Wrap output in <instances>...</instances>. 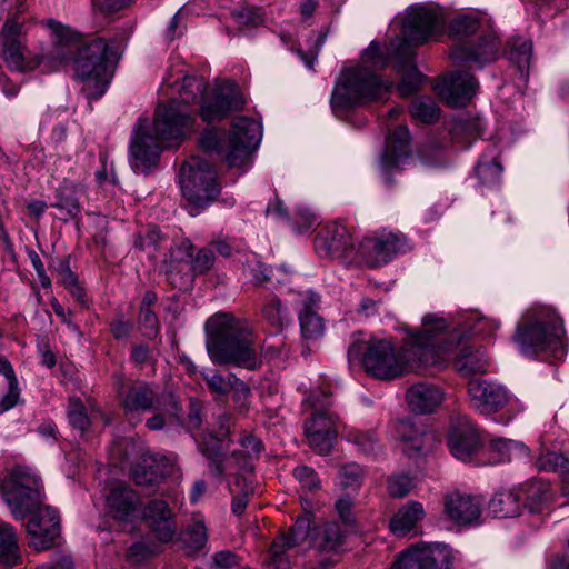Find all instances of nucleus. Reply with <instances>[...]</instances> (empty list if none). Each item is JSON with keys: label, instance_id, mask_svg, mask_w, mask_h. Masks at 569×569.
Segmentation results:
<instances>
[{"label": "nucleus", "instance_id": "obj_29", "mask_svg": "<svg viewBox=\"0 0 569 569\" xmlns=\"http://www.w3.org/2000/svg\"><path fill=\"white\" fill-rule=\"evenodd\" d=\"M398 435L403 443V452L409 458L426 453L433 442V435L428 432L423 426H417L410 420L400 422Z\"/></svg>", "mask_w": 569, "mask_h": 569}, {"label": "nucleus", "instance_id": "obj_13", "mask_svg": "<svg viewBox=\"0 0 569 569\" xmlns=\"http://www.w3.org/2000/svg\"><path fill=\"white\" fill-rule=\"evenodd\" d=\"M447 446L450 453L458 460L479 461L478 457L483 449V438L468 416L457 412L450 418Z\"/></svg>", "mask_w": 569, "mask_h": 569}, {"label": "nucleus", "instance_id": "obj_49", "mask_svg": "<svg viewBox=\"0 0 569 569\" xmlns=\"http://www.w3.org/2000/svg\"><path fill=\"white\" fill-rule=\"evenodd\" d=\"M537 466L540 470L559 472L563 477L569 473V457L557 451L541 452Z\"/></svg>", "mask_w": 569, "mask_h": 569}, {"label": "nucleus", "instance_id": "obj_2", "mask_svg": "<svg viewBox=\"0 0 569 569\" xmlns=\"http://www.w3.org/2000/svg\"><path fill=\"white\" fill-rule=\"evenodd\" d=\"M48 24L56 38L52 58L61 62L72 60L74 76L83 83L82 91L87 99H100L111 80L110 69L114 58V52L106 39L83 37L56 20H49Z\"/></svg>", "mask_w": 569, "mask_h": 569}, {"label": "nucleus", "instance_id": "obj_1", "mask_svg": "<svg viewBox=\"0 0 569 569\" xmlns=\"http://www.w3.org/2000/svg\"><path fill=\"white\" fill-rule=\"evenodd\" d=\"M207 82L197 76H186L179 88V100L170 99L160 103L156 110L152 130L139 126L131 139V167L134 171L147 173L157 167L163 149L178 147L184 138L186 130L192 126L194 117L187 106L200 102V117L207 123L220 121L232 111L242 109L244 100L234 82L217 87L206 98Z\"/></svg>", "mask_w": 569, "mask_h": 569}, {"label": "nucleus", "instance_id": "obj_63", "mask_svg": "<svg viewBox=\"0 0 569 569\" xmlns=\"http://www.w3.org/2000/svg\"><path fill=\"white\" fill-rule=\"evenodd\" d=\"M350 439L363 455L376 453L378 440L373 432L355 431L350 433Z\"/></svg>", "mask_w": 569, "mask_h": 569}, {"label": "nucleus", "instance_id": "obj_60", "mask_svg": "<svg viewBox=\"0 0 569 569\" xmlns=\"http://www.w3.org/2000/svg\"><path fill=\"white\" fill-rule=\"evenodd\" d=\"M214 260L216 256L210 247L199 249L196 254L192 251L191 266L193 277L207 273L213 267Z\"/></svg>", "mask_w": 569, "mask_h": 569}, {"label": "nucleus", "instance_id": "obj_11", "mask_svg": "<svg viewBox=\"0 0 569 569\" xmlns=\"http://www.w3.org/2000/svg\"><path fill=\"white\" fill-rule=\"evenodd\" d=\"M119 395L121 406L127 415L164 410L174 419L179 420L181 418L179 397L172 391L159 392L154 383L144 380L122 382Z\"/></svg>", "mask_w": 569, "mask_h": 569}, {"label": "nucleus", "instance_id": "obj_42", "mask_svg": "<svg viewBox=\"0 0 569 569\" xmlns=\"http://www.w3.org/2000/svg\"><path fill=\"white\" fill-rule=\"evenodd\" d=\"M2 58L7 67L12 71L27 72L39 66V60H29L24 54L21 41L3 40Z\"/></svg>", "mask_w": 569, "mask_h": 569}, {"label": "nucleus", "instance_id": "obj_19", "mask_svg": "<svg viewBox=\"0 0 569 569\" xmlns=\"http://www.w3.org/2000/svg\"><path fill=\"white\" fill-rule=\"evenodd\" d=\"M468 395L470 406L486 416L500 411L509 401V395L502 386L485 379L469 380Z\"/></svg>", "mask_w": 569, "mask_h": 569}, {"label": "nucleus", "instance_id": "obj_59", "mask_svg": "<svg viewBox=\"0 0 569 569\" xmlns=\"http://www.w3.org/2000/svg\"><path fill=\"white\" fill-rule=\"evenodd\" d=\"M244 266L248 269L254 286H262L270 281L272 268L259 261L254 253H250L247 257Z\"/></svg>", "mask_w": 569, "mask_h": 569}, {"label": "nucleus", "instance_id": "obj_31", "mask_svg": "<svg viewBox=\"0 0 569 569\" xmlns=\"http://www.w3.org/2000/svg\"><path fill=\"white\" fill-rule=\"evenodd\" d=\"M522 508L523 500L518 487L496 491L488 503L489 511L497 518L517 517Z\"/></svg>", "mask_w": 569, "mask_h": 569}, {"label": "nucleus", "instance_id": "obj_9", "mask_svg": "<svg viewBox=\"0 0 569 569\" xmlns=\"http://www.w3.org/2000/svg\"><path fill=\"white\" fill-rule=\"evenodd\" d=\"M348 359H359L365 371L380 380L396 379L406 370L401 357L396 352L395 342L387 338L355 340L348 348Z\"/></svg>", "mask_w": 569, "mask_h": 569}, {"label": "nucleus", "instance_id": "obj_64", "mask_svg": "<svg viewBox=\"0 0 569 569\" xmlns=\"http://www.w3.org/2000/svg\"><path fill=\"white\" fill-rule=\"evenodd\" d=\"M412 489V479L407 475H397L388 479V492L393 498H402Z\"/></svg>", "mask_w": 569, "mask_h": 569}, {"label": "nucleus", "instance_id": "obj_18", "mask_svg": "<svg viewBox=\"0 0 569 569\" xmlns=\"http://www.w3.org/2000/svg\"><path fill=\"white\" fill-rule=\"evenodd\" d=\"M452 556L445 543L412 545L403 550L391 569H451Z\"/></svg>", "mask_w": 569, "mask_h": 569}, {"label": "nucleus", "instance_id": "obj_48", "mask_svg": "<svg viewBox=\"0 0 569 569\" xmlns=\"http://www.w3.org/2000/svg\"><path fill=\"white\" fill-rule=\"evenodd\" d=\"M262 316L266 321L280 329L291 322L292 318L287 307H284L280 299L276 296L270 297L262 307Z\"/></svg>", "mask_w": 569, "mask_h": 569}, {"label": "nucleus", "instance_id": "obj_24", "mask_svg": "<svg viewBox=\"0 0 569 569\" xmlns=\"http://www.w3.org/2000/svg\"><path fill=\"white\" fill-rule=\"evenodd\" d=\"M84 193L83 186L64 181L54 191L53 202H51L50 207L58 210L59 220L63 222L76 220L79 222L82 211L80 199Z\"/></svg>", "mask_w": 569, "mask_h": 569}, {"label": "nucleus", "instance_id": "obj_38", "mask_svg": "<svg viewBox=\"0 0 569 569\" xmlns=\"http://www.w3.org/2000/svg\"><path fill=\"white\" fill-rule=\"evenodd\" d=\"M518 489L521 490L523 508H527L532 513L539 512L541 506L552 497L550 483L541 478H532L518 487Z\"/></svg>", "mask_w": 569, "mask_h": 569}, {"label": "nucleus", "instance_id": "obj_35", "mask_svg": "<svg viewBox=\"0 0 569 569\" xmlns=\"http://www.w3.org/2000/svg\"><path fill=\"white\" fill-rule=\"evenodd\" d=\"M318 302L319 296L312 293L303 300V306L299 311L300 330L306 340H318L325 333L323 319L315 310Z\"/></svg>", "mask_w": 569, "mask_h": 569}, {"label": "nucleus", "instance_id": "obj_47", "mask_svg": "<svg viewBox=\"0 0 569 569\" xmlns=\"http://www.w3.org/2000/svg\"><path fill=\"white\" fill-rule=\"evenodd\" d=\"M167 241L168 238L162 234L159 227L150 226L137 236L134 247L141 251H147L148 256L153 258Z\"/></svg>", "mask_w": 569, "mask_h": 569}, {"label": "nucleus", "instance_id": "obj_27", "mask_svg": "<svg viewBox=\"0 0 569 569\" xmlns=\"http://www.w3.org/2000/svg\"><path fill=\"white\" fill-rule=\"evenodd\" d=\"M445 510L449 519L462 526L478 523L481 516L480 501L476 497L460 493L447 496Z\"/></svg>", "mask_w": 569, "mask_h": 569}, {"label": "nucleus", "instance_id": "obj_50", "mask_svg": "<svg viewBox=\"0 0 569 569\" xmlns=\"http://www.w3.org/2000/svg\"><path fill=\"white\" fill-rule=\"evenodd\" d=\"M192 251H194V246L189 239L174 242L164 254L160 266L191 263Z\"/></svg>", "mask_w": 569, "mask_h": 569}, {"label": "nucleus", "instance_id": "obj_53", "mask_svg": "<svg viewBox=\"0 0 569 569\" xmlns=\"http://www.w3.org/2000/svg\"><path fill=\"white\" fill-rule=\"evenodd\" d=\"M339 417L332 411H317L305 422V431H337Z\"/></svg>", "mask_w": 569, "mask_h": 569}, {"label": "nucleus", "instance_id": "obj_62", "mask_svg": "<svg viewBox=\"0 0 569 569\" xmlns=\"http://www.w3.org/2000/svg\"><path fill=\"white\" fill-rule=\"evenodd\" d=\"M292 475L303 489L312 491L320 488L321 482L317 472L308 466L301 465L296 467Z\"/></svg>", "mask_w": 569, "mask_h": 569}, {"label": "nucleus", "instance_id": "obj_17", "mask_svg": "<svg viewBox=\"0 0 569 569\" xmlns=\"http://www.w3.org/2000/svg\"><path fill=\"white\" fill-rule=\"evenodd\" d=\"M410 140L411 136L407 126H398L386 139L379 167L383 182L389 188L395 184L392 174L401 172L405 166L412 161Z\"/></svg>", "mask_w": 569, "mask_h": 569}, {"label": "nucleus", "instance_id": "obj_25", "mask_svg": "<svg viewBox=\"0 0 569 569\" xmlns=\"http://www.w3.org/2000/svg\"><path fill=\"white\" fill-rule=\"evenodd\" d=\"M170 473V466L166 459L153 455H143L130 469V477L141 488H154Z\"/></svg>", "mask_w": 569, "mask_h": 569}, {"label": "nucleus", "instance_id": "obj_12", "mask_svg": "<svg viewBox=\"0 0 569 569\" xmlns=\"http://www.w3.org/2000/svg\"><path fill=\"white\" fill-rule=\"evenodd\" d=\"M183 197L194 207H208L220 193L216 166L201 157H192L180 169Z\"/></svg>", "mask_w": 569, "mask_h": 569}, {"label": "nucleus", "instance_id": "obj_44", "mask_svg": "<svg viewBox=\"0 0 569 569\" xmlns=\"http://www.w3.org/2000/svg\"><path fill=\"white\" fill-rule=\"evenodd\" d=\"M160 272L163 273L166 282L173 289L189 291L193 288L194 277L191 263L160 266Z\"/></svg>", "mask_w": 569, "mask_h": 569}, {"label": "nucleus", "instance_id": "obj_26", "mask_svg": "<svg viewBox=\"0 0 569 569\" xmlns=\"http://www.w3.org/2000/svg\"><path fill=\"white\" fill-rule=\"evenodd\" d=\"M461 342L457 347V342L453 340V351L451 352V359L453 361L455 369L463 377L472 375L485 373L487 369V360L482 350L473 348L467 340V335L461 331Z\"/></svg>", "mask_w": 569, "mask_h": 569}, {"label": "nucleus", "instance_id": "obj_8", "mask_svg": "<svg viewBox=\"0 0 569 569\" xmlns=\"http://www.w3.org/2000/svg\"><path fill=\"white\" fill-rule=\"evenodd\" d=\"M447 329V321L441 317L427 315L422 321V328L410 336L413 346V355L423 368L442 367L451 359L453 340L457 346L461 342V330H453L439 339Z\"/></svg>", "mask_w": 569, "mask_h": 569}, {"label": "nucleus", "instance_id": "obj_58", "mask_svg": "<svg viewBox=\"0 0 569 569\" xmlns=\"http://www.w3.org/2000/svg\"><path fill=\"white\" fill-rule=\"evenodd\" d=\"M241 28H257L264 22L262 10L253 7L236 9L231 13Z\"/></svg>", "mask_w": 569, "mask_h": 569}, {"label": "nucleus", "instance_id": "obj_41", "mask_svg": "<svg viewBox=\"0 0 569 569\" xmlns=\"http://www.w3.org/2000/svg\"><path fill=\"white\" fill-rule=\"evenodd\" d=\"M179 541L188 555L202 550L208 541V530L204 520L193 518L180 532Z\"/></svg>", "mask_w": 569, "mask_h": 569}, {"label": "nucleus", "instance_id": "obj_30", "mask_svg": "<svg viewBox=\"0 0 569 569\" xmlns=\"http://www.w3.org/2000/svg\"><path fill=\"white\" fill-rule=\"evenodd\" d=\"M503 56L516 68L522 82L529 78V66L532 57L531 41L522 37H513L506 43Z\"/></svg>", "mask_w": 569, "mask_h": 569}, {"label": "nucleus", "instance_id": "obj_39", "mask_svg": "<svg viewBox=\"0 0 569 569\" xmlns=\"http://www.w3.org/2000/svg\"><path fill=\"white\" fill-rule=\"evenodd\" d=\"M425 516L423 507L418 501H409L390 520V530L397 536L411 531Z\"/></svg>", "mask_w": 569, "mask_h": 569}, {"label": "nucleus", "instance_id": "obj_5", "mask_svg": "<svg viewBox=\"0 0 569 569\" xmlns=\"http://www.w3.org/2000/svg\"><path fill=\"white\" fill-rule=\"evenodd\" d=\"M207 351L216 365H234L249 370L261 366L249 329L229 313H216L206 322Z\"/></svg>", "mask_w": 569, "mask_h": 569}, {"label": "nucleus", "instance_id": "obj_56", "mask_svg": "<svg viewBox=\"0 0 569 569\" xmlns=\"http://www.w3.org/2000/svg\"><path fill=\"white\" fill-rule=\"evenodd\" d=\"M310 528L311 521L306 517H299L284 537V547L292 548L302 543L309 538Z\"/></svg>", "mask_w": 569, "mask_h": 569}, {"label": "nucleus", "instance_id": "obj_28", "mask_svg": "<svg viewBox=\"0 0 569 569\" xmlns=\"http://www.w3.org/2000/svg\"><path fill=\"white\" fill-rule=\"evenodd\" d=\"M406 400L411 411L427 415L433 412L441 405L443 392L436 385L419 382L407 390Z\"/></svg>", "mask_w": 569, "mask_h": 569}, {"label": "nucleus", "instance_id": "obj_51", "mask_svg": "<svg viewBox=\"0 0 569 569\" xmlns=\"http://www.w3.org/2000/svg\"><path fill=\"white\" fill-rule=\"evenodd\" d=\"M200 375L208 390L218 397H226L231 391L232 378H237L233 373L223 377L217 370L203 371Z\"/></svg>", "mask_w": 569, "mask_h": 569}, {"label": "nucleus", "instance_id": "obj_10", "mask_svg": "<svg viewBox=\"0 0 569 569\" xmlns=\"http://www.w3.org/2000/svg\"><path fill=\"white\" fill-rule=\"evenodd\" d=\"M42 482L26 466L12 468L1 482L2 498L16 520H23L29 511L42 503Z\"/></svg>", "mask_w": 569, "mask_h": 569}, {"label": "nucleus", "instance_id": "obj_57", "mask_svg": "<svg viewBox=\"0 0 569 569\" xmlns=\"http://www.w3.org/2000/svg\"><path fill=\"white\" fill-rule=\"evenodd\" d=\"M339 477L345 489L357 491L362 485L363 469L358 463H347L341 467Z\"/></svg>", "mask_w": 569, "mask_h": 569}, {"label": "nucleus", "instance_id": "obj_34", "mask_svg": "<svg viewBox=\"0 0 569 569\" xmlns=\"http://www.w3.org/2000/svg\"><path fill=\"white\" fill-rule=\"evenodd\" d=\"M107 505L114 519L128 521L137 510L139 497L128 487H116L109 493Z\"/></svg>", "mask_w": 569, "mask_h": 569}, {"label": "nucleus", "instance_id": "obj_15", "mask_svg": "<svg viewBox=\"0 0 569 569\" xmlns=\"http://www.w3.org/2000/svg\"><path fill=\"white\" fill-rule=\"evenodd\" d=\"M409 250L407 237L401 232L380 233L365 237L358 244L357 254L370 268L389 263L398 254Z\"/></svg>", "mask_w": 569, "mask_h": 569}, {"label": "nucleus", "instance_id": "obj_3", "mask_svg": "<svg viewBox=\"0 0 569 569\" xmlns=\"http://www.w3.org/2000/svg\"><path fill=\"white\" fill-rule=\"evenodd\" d=\"M397 46L398 41L392 42L385 53L379 42L371 41L362 52V64L341 70L330 99L333 112L388 99L393 82L382 79L377 71L389 63L395 66L392 52Z\"/></svg>", "mask_w": 569, "mask_h": 569}, {"label": "nucleus", "instance_id": "obj_6", "mask_svg": "<svg viewBox=\"0 0 569 569\" xmlns=\"http://www.w3.org/2000/svg\"><path fill=\"white\" fill-rule=\"evenodd\" d=\"M512 341L519 353L530 359L542 353L562 359L568 350L563 319L550 307L525 315L517 322Z\"/></svg>", "mask_w": 569, "mask_h": 569}, {"label": "nucleus", "instance_id": "obj_55", "mask_svg": "<svg viewBox=\"0 0 569 569\" xmlns=\"http://www.w3.org/2000/svg\"><path fill=\"white\" fill-rule=\"evenodd\" d=\"M68 419L70 425L81 432H84L89 428L90 420L87 408L79 398H71L69 400Z\"/></svg>", "mask_w": 569, "mask_h": 569}, {"label": "nucleus", "instance_id": "obj_40", "mask_svg": "<svg viewBox=\"0 0 569 569\" xmlns=\"http://www.w3.org/2000/svg\"><path fill=\"white\" fill-rule=\"evenodd\" d=\"M517 449L525 453L527 452V447L521 442L506 438L491 439L487 446L483 443V449L480 451L482 455H488L487 461L479 459V462L498 465L510 461L512 451Z\"/></svg>", "mask_w": 569, "mask_h": 569}, {"label": "nucleus", "instance_id": "obj_21", "mask_svg": "<svg viewBox=\"0 0 569 569\" xmlns=\"http://www.w3.org/2000/svg\"><path fill=\"white\" fill-rule=\"evenodd\" d=\"M345 537L338 522H327L318 533L316 560L307 569H332L339 561Z\"/></svg>", "mask_w": 569, "mask_h": 569}, {"label": "nucleus", "instance_id": "obj_7", "mask_svg": "<svg viewBox=\"0 0 569 569\" xmlns=\"http://www.w3.org/2000/svg\"><path fill=\"white\" fill-rule=\"evenodd\" d=\"M262 138L261 123L248 117H239L229 131L208 128L199 137L198 146L208 156H217L229 168L247 167Z\"/></svg>", "mask_w": 569, "mask_h": 569}, {"label": "nucleus", "instance_id": "obj_45", "mask_svg": "<svg viewBox=\"0 0 569 569\" xmlns=\"http://www.w3.org/2000/svg\"><path fill=\"white\" fill-rule=\"evenodd\" d=\"M0 375H2L8 383V390L1 398V407L3 410H10L20 399L19 381L16 376L14 369L6 356L0 355Z\"/></svg>", "mask_w": 569, "mask_h": 569}, {"label": "nucleus", "instance_id": "obj_37", "mask_svg": "<svg viewBox=\"0 0 569 569\" xmlns=\"http://www.w3.org/2000/svg\"><path fill=\"white\" fill-rule=\"evenodd\" d=\"M482 131V121L469 116L455 119L449 129L451 140L462 149L470 148L480 138Z\"/></svg>", "mask_w": 569, "mask_h": 569}, {"label": "nucleus", "instance_id": "obj_54", "mask_svg": "<svg viewBox=\"0 0 569 569\" xmlns=\"http://www.w3.org/2000/svg\"><path fill=\"white\" fill-rule=\"evenodd\" d=\"M305 435L308 445L320 455L329 453L337 438V431H305Z\"/></svg>", "mask_w": 569, "mask_h": 569}, {"label": "nucleus", "instance_id": "obj_14", "mask_svg": "<svg viewBox=\"0 0 569 569\" xmlns=\"http://www.w3.org/2000/svg\"><path fill=\"white\" fill-rule=\"evenodd\" d=\"M500 47L496 32L488 29L466 44H452L449 56L455 64L482 69L498 59Z\"/></svg>", "mask_w": 569, "mask_h": 569}, {"label": "nucleus", "instance_id": "obj_16", "mask_svg": "<svg viewBox=\"0 0 569 569\" xmlns=\"http://www.w3.org/2000/svg\"><path fill=\"white\" fill-rule=\"evenodd\" d=\"M26 530L29 546L36 551L53 548L61 535V523L58 510L49 506L39 505L29 511Z\"/></svg>", "mask_w": 569, "mask_h": 569}, {"label": "nucleus", "instance_id": "obj_36", "mask_svg": "<svg viewBox=\"0 0 569 569\" xmlns=\"http://www.w3.org/2000/svg\"><path fill=\"white\" fill-rule=\"evenodd\" d=\"M21 561L22 557L14 527L0 520V569H11Z\"/></svg>", "mask_w": 569, "mask_h": 569}, {"label": "nucleus", "instance_id": "obj_46", "mask_svg": "<svg viewBox=\"0 0 569 569\" xmlns=\"http://www.w3.org/2000/svg\"><path fill=\"white\" fill-rule=\"evenodd\" d=\"M411 117L421 123H435L440 116L437 102L430 97H416L410 104Z\"/></svg>", "mask_w": 569, "mask_h": 569}, {"label": "nucleus", "instance_id": "obj_32", "mask_svg": "<svg viewBox=\"0 0 569 569\" xmlns=\"http://www.w3.org/2000/svg\"><path fill=\"white\" fill-rule=\"evenodd\" d=\"M490 29L482 19L475 14H460L451 20L448 29L449 37L453 40L452 44H466Z\"/></svg>", "mask_w": 569, "mask_h": 569}, {"label": "nucleus", "instance_id": "obj_52", "mask_svg": "<svg viewBox=\"0 0 569 569\" xmlns=\"http://www.w3.org/2000/svg\"><path fill=\"white\" fill-rule=\"evenodd\" d=\"M174 421L187 429V431L191 432L194 430H199L202 426L203 421V405L202 402L194 397L189 398L188 403V413L184 418L183 408L181 407V418L174 419Z\"/></svg>", "mask_w": 569, "mask_h": 569}, {"label": "nucleus", "instance_id": "obj_4", "mask_svg": "<svg viewBox=\"0 0 569 569\" xmlns=\"http://www.w3.org/2000/svg\"><path fill=\"white\" fill-rule=\"evenodd\" d=\"M440 31L439 14L425 6L411 7L402 22L403 38L398 40L392 58L395 68L401 73L398 91L402 97L416 93L423 80V74L416 66V52L412 44H421Z\"/></svg>", "mask_w": 569, "mask_h": 569}, {"label": "nucleus", "instance_id": "obj_20", "mask_svg": "<svg viewBox=\"0 0 569 569\" xmlns=\"http://www.w3.org/2000/svg\"><path fill=\"white\" fill-rule=\"evenodd\" d=\"M315 249L320 257L341 258L355 251V242L345 224L329 222L317 233Z\"/></svg>", "mask_w": 569, "mask_h": 569}, {"label": "nucleus", "instance_id": "obj_33", "mask_svg": "<svg viewBox=\"0 0 569 569\" xmlns=\"http://www.w3.org/2000/svg\"><path fill=\"white\" fill-rule=\"evenodd\" d=\"M198 449L208 461L210 472L216 478H222L226 472V452L224 440L221 437H216L213 433H208L202 437L198 443Z\"/></svg>", "mask_w": 569, "mask_h": 569}, {"label": "nucleus", "instance_id": "obj_61", "mask_svg": "<svg viewBox=\"0 0 569 569\" xmlns=\"http://www.w3.org/2000/svg\"><path fill=\"white\" fill-rule=\"evenodd\" d=\"M138 325L142 335L148 339H153L160 329L158 316L151 309L139 308Z\"/></svg>", "mask_w": 569, "mask_h": 569}, {"label": "nucleus", "instance_id": "obj_43", "mask_svg": "<svg viewBox=\"0 0 569 569\" xmlns=\"http://www.w3.org/2000/svg\"><path fill=\"white\" fill-rule=\"evenodd\" d=\"M475 174L482 186L495 187L499 184L502 174V164L495 153V149L491 153H483L475 166Z\"/></svg>", "mask_w": 569, "mask_h": 569}, {"label": "nucleus", "instance_id": "obj_22", "mask_svg": "<svg viewBox=\"0 0 569 569\" xmlns=\"http://www.w3.org/2000/svg\"><path fill=\"white\" fill-rule=\"evenodd\" d=\"M478 80L468 71H453L437 84L439 94L449 106L463 107L476 94Z\"/></svg>", "mask_w": 569, "mask_h": 569}, {"label": "nucleus", "instance_id": "obj_23", "mask_svg": "<svg viewBox=\"0 0 569 569\" xmlns=\"http://www.w3.org/2000/svg\"><path fill=\"white\" fill-rule=\"evenodd\" d=\"M142 518L159 541L168 542L174 537L177 525L167 501L150 500L142 509Z\"/></svg>", "mask_w": 569, "mask_h": 569}]
</instances>
